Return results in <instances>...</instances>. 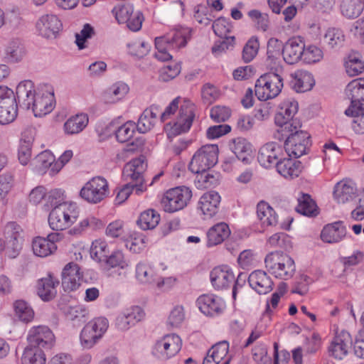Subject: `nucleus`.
I'll use <instances>...</instances> for the list:
<instances>
[{
  "mask_svg": "<svg viewBox=\"0 0 364 364\" xmlns=\"http://www.w3.org/2000/svg\"><path fill=\"white\" fill-rule=\"evenodd\" d=\"M16 96L20 106L32 109L37 117L48 114L55 106L54 90L49 85H41L36 90L32 81H21L16 87Z\"/></svg>",
  "mask_w": 364,
  "mask_h": 364,
  "instance_id": "nucleus-1",
  "label": "nucleus"
},
{
  "mask_svg": "<svg viewBox=\"0 0 364 364\" xmlns=\"http://www.w3.org/2000/svg\"><path fill=\"white\" fill-rule=\"evenodd\" d=\"M188 28L180 27L171 30L164 36L155 38L156 52L154 56L161 61H167L172 58L170 51L184 47L190 38Z\"/></svg>",
  "mask_w": 364,
  "mask_h": 364,
  "instance_id": "nucleus-2",
  "label": "nucleus"
},
{
  "mask_svg": "<svg viewBox=\"0 0 364 364\" xmlns=\"http://www.w3.org/2000/svg\"><path fill=\"white\" fill-rule=\"evenodd\" d=\"M196 107L190 100L184 98L176 118L164 125V132L168 139L188 132L195 118Z\"/></svg>",
  "mask_w": 364,
  "mask_h": 364,
  "instance_id": "nucleus-3",
  "label": "nucleus"
},
{
  "mask_svg": "<svg viewBox=\"0 0 364 364\" xmlns=\"http://www.w3.org/2000/svg\"><path fill=\"white\" fill-rule=\"evenodd\" d=\"M264 263L269 274L283 280L291 278L296 270L294 259L289 255L279 251L269 253L265 257Z\"/></svg>",
  "mask_w": 364,
  "mask_h": 364,
  "instance_id": "nucleus-4",
  "label": "nucleus"
},
{
  "mask_svg": "<svg viewBox=\"0 0 364 364\" xmlns=\"http://www.w3.org/2000/svg\"><path fill=\"white\" fill-rule=\"evenodd\" d=\"M78 216V207L75 203L55 207L49 213V226L53 230H65L77 220Z\"/></svg>",
  "mask_w": 364,
  "mask_h": 364,
  "instance_id": "nucleus-5",
  "label": "nucleus"
},
{
  "mask_svg": "<svg viewBox=\"0 0 364 364\" xmlns=\"http://www.w3.org/2000/svg\"><path fill=\"white\" fill-rule=\"evenodd\" d=\"M182 348V340L176 333H168L157 338L151 347V355L159 361L176 356Z\"/></svg>",
  "mask_w": 364,
  "mask_h": 364,
  "instance_id": "nucleus-6",
  "label": "nucleus"
},
{
  "mask_svg": "<svg viewBox=\"0 0 364 364\" xmlns=\"http://www.w3.org/2000/svg\"><path fill=\"white\" fill-rule=\"evenodd\" d=\"M219 149L216 144H205L198 149L193 155L189 163V170L196 174L204 173L218 162Z\"/></svg>",
  "mask_w": 364,
  "mask_h": 364,
  "instance_id": "nucleus-7",
  "label": "nucleus"
},
{
  "mask_svg": "<svg viewBox=\"0 0 364 364\" xmlns=\"http://www.w3.org/2000/svg\"><path fill=\"white\" fill-rule=\"evenodd\" d=\"M283 78L274 73L261 75L255 86V95L261 101H267L277 97L283 88Z\"/></svg>",
  "mask_w": 364,
  "mask_h": 364,
  "instance_id": "nucleus-8",
  "label": "nucleus"
},
{
  "mask_svg": "<svg viewBox=\"0 0 364 364\" xmlns=\"http://www.w3.org/2000/svg\"><path fill=\"white\" fill-rule=\"evenodd\" d=\"M299 127L290 125V129L285 130L288 133L284 143L285 151L289 156L294 158L304 155L311 144L310 135Z\"/></svg>",
  "mask_w": 364,
  "mask_h": 364,
  "instance_id": "nucleus-9",
  "label": "nucleus"
},
{
  "mask_svg": "<svg viewBox=\"0 0 364 364\" xmlns=\"http://www.w3.org/2000/svg\"><path fill=\"white\" fill-rule=\"evenodd\" d=\"M109 327L105 317H97L88 322L80 334V343L84 349L92 348L103 337Z\"/></svg>",
  "mask_w": 364,
  "mask_h": 364,
  "instance_id": "nucleus-10",
  "label": "nucleus"
},
{
  "mask_svg": "<svg viewBox=\"0 0 364 364\" xmlns=\"http://www.w3.org/2000/svg\"><path fill=\"white\" fill-rule=\"evenodd\" d=\"M4 237L5 256L10 259L16 258L23 248V229L15 222H9L4 226Z\"/></svg>",
  "mask_w": 364,
  "mask_h": 364,
  "instance_id": "nucleus-11",
  "label": "nucleus"
},
{
  "mask_svg": "<svg viewBox=\"0 0 364 364\" xmlns=\"http://www.w3.org/2000/svg\"><path fill=\"white\" fill-rule=\"evenodd\" d=\"M192 197L191 190L186 186H178L168 190L163 196L161 204L167 213H174L185 208Z\"/></svg>",
  "mask_w": 364,
  "mask_h": 364,
  "instance_id": "nucleus-12",
  "label": "nucleus"
},
{
  "mask_svg": "<svg viewBox=\"0 0 364 364\" xmlns=\"http://www.w3.org/2000/svg\"><path fill=\"white\" fill-rule=\"evenodd\" d=\"M146 164L143 158H136L127 163L123 168L122 178L127 183H134L136 193L139 195L146 191L144 173Z\"/></svg>",
  "mask_w": 364,
  "mask_h": 364,
  "instance_id": "nucleus-13",
  "label": "nucleus"
},
{
  "mask_svg": "<svg viewBox=\"0 0 364 364\" xmlns=\"http://www.w3.org/2000/svg\"><path fill=\"white\" fill-rule=\"evenodd\" d=\"M108 194V183L105 178L100 176L90 179L82 186L80 191V197L92 204L101 202Z\"/></svg>",
  "mask_w": 364,
  "mask_h": 364,
  "instance_id": "nucleus-14",
  "label": "nucleus"
},
{
  "mask_svg": "<svg viewBox=\"0 0 364 364\" xmlns=\"http://www.w3.org/2000/svg\"><path fill=\"white\" fill-rule=\"evenodd\" d=\"M210 282L215 291H225L232 287L235 282L232 269L226 264L213 267L209 274Z\"/></svg>",
  "mask_w": 364,
  "mask_h": 364,
  "instance_id": "nucleus-15",
  "label": "nucleus"
},
{
  "mask_svg": "<svg viewBox=\"0 0 364 364\" xmlns=\"http://www.w3.org/2000/svg\"><path fill=\"white\" fill-rule=\"evenodd\" d=\"M298 109L299 104L295 100L289 98L283 100L275 115V124L282 128L284 127V130L290 129V125L300 127L299 123L294 120Z\"/></svg>",
  "mask_w": 364,
  "mask_h": 364,
  "instance_id": "nucleus-16",
  "label": "nucleus"
},
{
  "mask_svg": "<svg viewBox=\"0 0 364 364\" xmlns=\"http://www.w3.org/2000/svg\"><path fill=\"white\" fill-rule=\"evenodd\" d=\"M196 303L202 314L210 317L222 314L226 308L225 301L214 294H202L198 297Z\"/></svg>",
  "mask_w": 364,
  "mask_h": 364,
  "instance_id": "nucleus-17",
  "label": "nucleus"
},
{
  "mask_svg": "<svg viewBox=\"0 0 364 364\" xmlns=\"http://www.w3.org/2000/svg\"><path fill=\"white\" fill-rule=\"evenodd\" d=\"M30 348L50 349L55 343V336L52 331L46 326H33L27 335Z\"/></svg>",
  "mask_w": 364,
  "mask_h": 364,
  "instance_id": "nucleus-18",
  "label": "nucleus"
},
{
  "mask_svg": "<svg viewBox=\"0 0 364 364\" xmlns=\"http://www.w3.org/2000/svg\"><path fill=\"white\" fill-rule=\"evenodd\" d=\"M63 235L60 232L48 234L46 237H36L32 241L33 254L39 257H46L57 250L56 242L62 240Z\"/></svg>",
  "mask_w": 364,
  "mask_h": 364,
  "instance_id": "nucleus-19",
  "label": "nucleus"
},
{
  "mask_svg": "<svg viewBox=\"0 0 364 364\" xmlns=\"http://www.w3.org/2000/svg\"><path fill=\"white\" fill-rule=\"evenodd\" d=\"M62 26L60 20L54 14L41 16L36 24V31L38 34L48 39L55 38L62 29Z\"/></svg>",
  "mask_w": 364,
  "mask_h": 364,
  "instance_id": "nucleus-20",
  "label": "nucleus"
},
{
  "mask_svg": "<svg viewBox=\"0 0 364 364\" xmlns=\"http://www.w3.org/2000/svg\"><path fill=\"white\" fill-rule=\"evenodd\" d=\"M346 95L350 100V105L346 112L360 110L359 107L364 106V77L350 81L346 87Z\"/></svg>",
  "mask_w": 364,
  "mask_h": 364,
  "instance_id": "nucleus-21",
  "label": "nucleus"
},
{
  "mask_svg": "<svg viewBox=\"0 0 364 364\" xmlns=\"http://www.w3.org/2000/svg\"><path fill=\"white\" fill-rule=\"evenodd\" d=\"M352 346L350 333L346 331L336 332L329 346V355L336 359L341 360L348 353Z\"/></svg>",
  "mask_w": 364,
  "mask_h": 364,
  "instance_id": "nucleus-22",
  "label": "nucleus"
},
{
  "mask_svg": "<svg viewBox=\"0 0 364 364\" xmlns=\"http://www.w3.org/2000/svg\"><path fill=\"white\" fill-rule=\"evenodd\" d=\"M282 154V148L276 142H269L263 145L259 150L257 160L259 164L269 168L277 163L281 159Z\"/></svg>",
  "mask_w": 364,
  "mask_h": 364,
  "instance_id": "nucleus-23",
  "label": "nucleus"
},
{
  "mask_svg": "<svg viewBox=\"0 0 364 364\" xmlns=\"http://www.w3.org/2000/svg\"><path fill=\"white\" fill-rule=\"evenodd\" d=\"M82 278V274L78 264L74 262L67 264L61 274L62 287L65 291H76Z\"/></svg>",
  "mask_w": 364,
  "mask_h": 364,
  "instance_id": "nucleus-24",
  "label": "nucleus"
},
{
  "mask_svg": "<svg viewBox=\"0 0 364 364\" xmlns=\"http://www.w3.org/2000/svg\"><path fill=\"white\" fill-rule=\"evenodd\" d=\"M333 196L338 203H350L358 196L357 186L352 180L343 179L335 185Z\"/></svg>",
  "mask_w": 364,
  "mask_h": 364,
  "instance_id": "nucleus-25",
  "label": "nucleus"
},
{
  "mask_svg": "<svg viewBox=\"0 0 364 364\" xmlns=\"http://www.w3.org/2000/svg\"><path fill=\"white\" fill-rule=\"evenodd\" d=\"M304 44V38L301 36L290 38L284 46L282 55L284 61L292 65L302 60Z\"/></svg>",
  "mask_w": 364,
  "mask_h": 364,
  "instance_id": "nucleus-26",
  "label": "nucleus"
},
{
  "mask_svg": "<svg viewBox=\"0 0 364 364\" xmlns=\"http://www.w3.org/2000/svg\"><path fill=\"white\" fill-rule=\"evenodd\" d=\"M231 359L232 355L229 353V343L223 341L215 344L209 349L203 364H230Z\"/></svg>",
  "mask_w": 364,
  "mask_h": 364,
  "instance_id": "nucleus-27",
  "label": "nucleus"
},
{
  "mask_svg": "<svg viewBox=\"0 0 364 364\" xmlns=\"http://www.w3.org/2000/svg\"><path fill=\"white\" fill-rule=\"evenodd\" d=\"M58 279L51 274L38 279L37 283V293L41 299L45 301L53 299L57 294Z\"/></svg>",
  "mask_w": 364,
  "mask_h": 364,
  "instance_id": "nucleus-28",
  "label": "nucleus"
},
{
  "mask_svg": "<svg viewBox=\"0 0 364 364\" xmlns=\"http://www.w3.org/2000/svg\"><path fill=\"white\" fill-rule=\"evenodd\" d=\"M129 92V85L124 82L119 81L107 87L103 92L102 98L105 104L113 105L122 101Z\"/></svg>",
  "mask_w": 364,
  "mask_h": 364,
  "instance_id": "nucleus-29",
  "label": "nucleus"
},
{
  "mask_svg": "<svg viewBox=\"0 0 364 364\" xmlns=\"http://www.w3.org/2000/svg\"><path fill=\"white\" fill-rule=\"evenodd\" d=\"M291 85L296 92H305L313 88L315 80L310 72L298 70L291 74Z\"/></svg>",
  "mask_w": 364,
  "mask_h": 364,
  "instance_id": "nucleus-30",
  "label": "nucleus"
},
{
  "mask_svg": "<svg viewBox=\"0 0 364 364\" xmlns=\"http://www.w3.org/2000/svg\"><path fill=\"white\" fill-rule=\"evenodd\" d=\"M35 136L36 131L33 128L27 129L21 134L18 156V160L22 165H26L31 159Z\"/></svg>",
  "mask_w": 364,
  "mask_h": 364,
  "instance_id": "nucleus-31",
  "label": "nucleus"
},
{
  "mask_svg": "<svg viewBox=\"0 0 364 364\" xmlns=\"http://www.w3.org/2000/svg\"><path fill=\"white\" fill-rule=\"evenodd\" d=\"M250 286L259 294H266L272 289L273 282L267 273L262 270L252 272L248 277Z\"/></svg>",
  "mask_w": 364,
  "mask_h": 364,
  "instance_id": "nucleus-32",
  "label": "nucleus"
},
{
  "mask_svg": "<svg viewBox=\"0 0 364 364\" xmlns=\"http://www.w3.org/2000/svg\"><path fill=\"white\" fill-rule=\"evenodd\" d=\"M257 218L263 228L274 227L277 225L279 216L275 210L267 202L259 201L257 205Z\"/></svg>",
  "mask_w": 364,
  "mask_h": 364,
  "instance_id": "nucleus-33",
  "label": "nucleus"
},
{
  "mask_svg": "<svg viewBox=\"0 0 364 364\" xmlns=\"http://www.w3.org/2000/svg\"><path fill=\"white\" fill-rule=\"evenodd\" d=\"M220 196L216 191H208L205 193L198 202L199 208L202 213L207 218L215 215L220 203Z\"/></svg>",
  "mask_w": 364,
  "mask_h": 364,
  "instance_id": "nucleus-34",
  "label": "nucleus"
},
{
  "mask_svg": "<svg viewBox=\"0 0 364 364\" xmlns=\"http://www.w3.org/2000/svg\"><path fill=\"white\" fill-rule=\"evenodd\" d=\"M230 235V230L225 223H218L208 229L206 233V245L211 247L221 244Z\"/></svg>",
  "mask_w": 364,
  "mask_h": 364,
  "instance_id": "nucleus-35",
  "label": "nucleus"
},
{
  "mask_svg": "<svg viewBox=\"0 0 364 364\" xmlns=\"http://www.w3.org/2000/svg\"><path fill=\"white\" fill-rule=\"evenodd\" d=\"M160 109L156 105H151L146 108L139 118L136 129L140 133H146L150 131L157 122Z\"/></svg>",
  "mask_w": 364,
  "mask_h": 364,
  "instance_id": "nucleus-36",
  "label": "nucleus"
},
{
  "mask_svg": "<svg viewBox=\"0 0 364 364\" xmlns=\"http://www.w3.org/2000/svg\"><path fill=\"white\" fill-rule=\"evenodd\" d=\"M346 230L342 222H336L323 227L321 239L324 242L336 243L346 236Z\"/></svg>",
  "mask_w": 364,
  "mask_h": 364,
  "instance_id": "nucleus-37",
  "label": "nucleus"
},
{
  "mask_svg": "<svg viewBox=\"0 0 364 364\" xmlns=\"http://www.w3.org/2000/svg\"><path fill=\"white\" fill-rule=\"evenodd\" d=\"M89 123V117L84 112L70 116L64 123L63 129L66 134L74 135L82 132Z\"/></svg>",
  "mask_w": 364,
  "mask_h": 364,
  "instance_id": "nucleus-38",
  "label": "nucleus"
},
{
  "mask_svg": "<svg viewBox=\"0 0 364 364\" xmlns=\"http://www.w3.org/2000/svg\"><path fill=\"white\" fill-rule=\"evenodd\" d=\"M103 227L102 221L93 214H89L80 219L78 223L69 230L71 235H80L89 230H96Z\"/></svg>",
  "mask_w": 364,
  "mask_h": 364,
  "instance_id": "nucleus-39",
  "label": "nucleus"
},
{
  "mask_svg": "<svg viewBox=\"0 0 364 364\" xmlns=\"http://www.w3.org/2000/svg\"><path fill=\"white\" fill-rule=\"evenodd\" d=\"M231 151L236 157L245 164H250L252 159V146L244 138L235 139L230 144Z\"/></svg>",
  "mask_w": 364,
  "mask_h": 364,
  "instance_id": "nucleus-40",
  "label": "nucleus"
},
{
  "mask_svg": "<svg viewBox=\"0 0 364 364\" xmlns=\"http://www.w3.org/2000/svg\"><path fill=\"white\" fill-rule=\"evenodd\" d=\"M156 271L153 264L146 261H139L135 266V279L142 284H152L156 280Z\"/></svg>",
  "mask_w": 364,
  "mask_h": 364,
  "instance_id": "nucleus-41",
  "label": "nucleus"
},
{
  "mask_svg": "<svg viewBox=\"0 0 364 364\" xmlns=\"http://www.w3.org/2000/svg\"><path fill=\"white\" fill-rule=\"evenodd\" d=\"M13 316L14 321L28 323L33 321L35 313L28 302L18 299L13 303Z\"/></svg>",
  "mask_w": 364,
  "mask_h": 364,
  "instance_id": "nucleus-42",
  "label": "nucleus"
},
{
  "mask_svg": "<svg viewBox=\"0 0 364 364\" xmlns=\"http://www.w3.org/2000/svg\"><path fill=\"white\" fill-rule=\"evenodd\" d=\"M276 167L278 173L285 178L299 176L302 168L300 161L288 158L280 159Z\"/></svg>",
  "mask_w": 364,
  "mask_h": 364,
  "instance_id": "nucleus-43",
  "label": "nucleus"
},
{
  "mask_svg": "<svg viewBox=\"0 0 364 364\" xmlns=\"http://www.w3.org/2000/svg\"><path fill=\"white\" fill-rule=\"evenodd\" d=\"M25 48L18 38H11L5 47V55L9 61L18 63L25 56Z\"/></svg>",
  "mask_w": 364,
  "mask_h": 364,
  "instance_id": "nucleus-44",
  "label": "nucleus"
},
{
  "mask_svg": "<svg viewBox=\"0 0 364 364\" xmlns=\"http://www.w3.org/2000/svg\"><path fill=\"white\" fill-rule=\"evenodd\" d=\"M35 168L39 173L49 172L50 176L55 173H53V165L55 163V159L53 153L49 150L41 152L33 161Z\"/></svg>",
  "mask_w": 364,
  "mask_h": 364,
  "instance_id": "nucleus-45",
  "label": "nucleus"
},
{
  "mask_svg": "<svg viewBox=\"0 0 364 364\" xmlns=\"http://www.w3.org/2000/svg\"><path fill=\"white\" fill-rule=\"evenodd\" d=\"M364 9L362 0H341L340 10L343 16L348 19L358 18Z\"/></svg>",
  "mask_w": 364,
  "mask_h": 364,
  "instance_id": "nucleus-46",
  "label": "nucleus"
},
{
  "mask_svg": "<svg viewBox=\"0 0 364 364\" xmlns=\"http://www.w3.org/2000/svg\"><path fill=\"white\" fill-rule=\"evenodd\" d=\"M346 36L343 31L338 28H328L323 36L324 43L331 49L341 48L344 44Z\"/></svg>",
  "mask_w": 364,
  "mask_h": 364,
  "instance_id": "nucleus-47",
  "label": "nucleus"
},
{
  "mask_svg": "<svg viewBox=\"0 0 364 364\" xmlns=\"http://www.w3.org/2000/svg\"><path fill=\"white\" fill-rule=\"evenodd\" d=\"M296 210L306 216H315L318 214L317 205L309 194L301 193L298 197Z\"/></svg>",
  "mask_w": 364,
  "mask_h": 364,
  "instance_id": "nucleus-48",
  "label": "nucleus"
},
{
  "mask_svg": "<svg viewBox=\"0 0 364 364\" xmlns=\"http://www.w3.org/2000/svg\"><path fill=\"white\" fill-rule=\"evenodd\" d=\"M21 364H46V356L41 349L27 347L21 358Z\"/></svg>",
  "mask_w": 364,
  "mask_h": 364,
  "instance_id": "nucleus-49",
  "label": "nucleus"
},
{
  "mask_svg": "<svg viewBox=\"0 0 364 364\" xmlns=\"http://www.w3.org/2000/svg\"><path fill=\"white\" fill-rule=\"evenodd\" d=\"M160 221V215L153 209L142 212L137 220V224L142 230H152Z\"/></svg>",
  "mask_w": 364,
  "mask_h": 364,
  "instance_id": "nucleus-50",
  "label": "nucleus"
},
{
  "mask_svg": "<svg viewBox=\"0 0 364 364\" xmlns=\"http://www.w3.org/2000/svg\"><path fill=\"white\" fill-rule=\"evenodd\" d=\"M110 250L107 242L102 239H97L92 242L90 247V257L97 262L105 261Z\"/></svg>",
  "mask_w": 364,
  "mask_h": 364,
  "instance_id": "nucleus-51",
  "label": "nucleus"
},
{
  "mask_svg": "<svg viewBox=\"0 0 364 364\" xmlns=\"http://www.w3.org/2000/svg\"><path fill=\"white\" fill-rule=\"evenodd\" d=\"M186 319L185 309L183 305H175L169 312L166 324L171 328H180Z\"/></svg>",
  "mask_w": 364,
  "mask_h": 364,
  "instance_id": "nucleus-52",
  "label": "nucleus"
},
{
  "mask_svg": "<svg viewBox=\"0 0 364 364\" xmlns=\"http://www.w3.org/2000/svg\"><path fill=\"white\" fill-rule=\"evenodd\" d=\"M104 264L109 268L118 267L122 270L130 266L129 261L125 258L122 251L119 250L109 252Z\"/></svg>",
  "mask_w": 364,
  "mask_h": 364,
  "instance_id": "nucleus-53",
  "label": "nucleus"
},
{
  "mask_svg": "<svg viewBox=\"0 0 364 364\" xmlns=\"http://www.w3.org/2000/svg\"><path fill=\"white\" fill-rule=\"evenodd\" d=\"M323 58V50L316 45H304L302 60L307 64L320 62Z\"/></svg>",
  "mask_w": 364,
  "mask_h": 364,
  "instance_id": "nucleus-54",
  "label": "nucleus"
},
{
  "mask_svg": "<svg viewBox=\"0 0 364 364\" xmlns=\"http://www.w3.org/2000/svg\"><path fill=\"white\" fill-rule=\"evenodd\" d=\"M345 68L349 76H355L364 70V62L356 54H350L345 61Z\"/></svg>",
  "mask_w": 364,
  "mask_h": 364,
  "instance_id": "nucleus-55",
  "label": "nucleus"
},
{
  "mask_svg": "<svg viewBox=\"0 0 364 364\" xmlns=\"http://www.w3.org/2000/svg\"><path fill=\"white\" fill-rule=\"evenodd\" d=\"M129 53L137 58H143L146 55L150 49L151 46L142 39H135L128 43Z\"/></svg>",
  "mask_w": 364,
  "mask_h": 364,
  "instance_id": "nucleus-56",
  "label": "nucleus"
},
{
  "mask_svg": "<svg viewBox=\"0 0 364 364\" xmlns=\"http://www.w3.org/2000/svg\"><path fill=\"white\" fill-rule=\"evenodd\" d=\"M65 200L64 191L62 189H53L46 193V206L53 209L55 207L72 203Z\"/></svg>",
  "mask_w": 364,
  "mask_h": 364,
  "instance_id": "nucleus-57",
  "label": "nucleus"
},
{
  "mask_svg": "<svg viewBox=\"0 0 364 364\" xmlns=\"http://www.w3.org/2000/svg\"><path fill=\"white\" fill-rule=\"evenodd\" d=\"M17 115L16 102L0 104V124H5L13 122Z\"/></svg>",
  "mask_w": 364,
  "mask_h": 364,
  "instance_id": "nucleus-58",
  "label": "nucleus"
},
{
  "mask_svg": "<svg viewBox=\"0 0 364 364\" xmlns=\"http://www.w3.org/2000/svg\"><path fill=\"white\" fill-rule=\"evenodd\" d=\"M146 238L141 233H134L125 240V247L133 253H139L145 247Z\"/></svg>",
  "mask_w": 364,
  "mask_h": 364,
  "instance_id": "nucleus-59",
  "label": "nucleus"
},
{
  "mask_svg": "<svg viewBox=\"0 0 364 364\" xmlns=\"http://www.w3.org/2000/svg\"><path fill=\"white\" fill-rule=\"evenodd\" d=\"M136 128V124L131 121L122 124L118 128L115 133L117 141L121 143H124L130 140L134 136Z\"/></svg>",
  "mask_w": 364,
  "mask_h": 364,
  "instance_id": "nucleus-60",
  "label": "nucleus"
},
{
  "mask_svg": "<svg viewBox=\"0 0 364 364\" xmlns=\"http://www.w3.org/2000/svg\"><path fill=\"white\" fill-rule=\"evenodd\" d=\"M14 186V178L11 173L0 175V203L6 200L7 196Z\"/></svg>",
  "mask_w": 364,
  "mask_h": 364,
  "instance_id": "nucleus-61",
  "label": "nucleus"
},
{
  "mask_svg": "<svg viewBox=\"0 0 364 364\" xmlns=\"http://www.w3.org/2000/svg\"><path fill=\"white\" fill-rule=\"evenodd\" d=\"M257 262V255L252 250H243L237 257V263L242 269L253 267Z\"/></svg>",
  "mask_w": 364,
  "mask_h": 364,
  "instance_id": "nucleus-62",
  "label": "nucleus"
},
{
  "mask_svg": "<svg viewBox=\"0 0 364 364\" xmlns=\"http://www.w3.org/2000/svg\"><path fill=\"white\" fill-rule=\"evenodd\" d=\"M248 16L258 30L266 31L269 26V16L259 10L253 9L248 12Z\"/></svg>",
  "mask_w": 364,
  "mask_h": 364,
  "instance_id": "nucleus-63",
  "label": "nucleus"
},
{
  "mask_svg": "<svg viewBox=\"0 0 364 364\" xmlns=\"http://www.w3.org/2000/svg\"><path fill=\"white\" fill-rule=\"evenodd\" d=\"M253 360L257 364H271V357L267 354V348L264 344L259 343L256 345L252 350Z\"/></svg>",
  "mask_w": 364,
  "mask_h": 364,
  "instance_id": "nucleus-64",
  "label": "nucleus"
}]
</instances>
